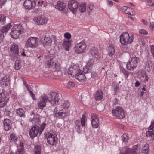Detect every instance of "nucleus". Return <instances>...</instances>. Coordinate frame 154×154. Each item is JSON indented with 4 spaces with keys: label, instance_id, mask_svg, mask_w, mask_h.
Here are the masks:
<instances>
[{
    "label": "nucleus",
    "instance_id": "9d476101",
    "mask_svg": "<svg viewBox=\"0 0 154 154\" xmlns=\"http://www.w3.org/2000/svg\"><path fill=\"white\" fill-rule=\"evenodd\" d=\"M47 95L45 94L40 97V100L38 102V105L39 108L42 109L46 106V103L48 101Z\"/></svg>",
    "mask_w": 154,
    "mask_h": 154
},
{
    "label": "nucleus",
    "instance_id": "b1692460",
    "mask_svg": "<svg viewBox=\"0 0 154 154\" xmlns=\"http://www.w3.org/2000/svg\"><path fill=\"white\" fill-rule=\"evenodd\" d=\"M65 4L60 1H58L57 2V5L55 6V8L56 9L61 11H63L65 8Z\"/></svg>",
    "mask_w": 154,
    "mask_h": 154
},
{
    "label": "nucleus",
    "instance_id": "6e6d98bb",
    "mask_svg": "<svg viewBox=\"0 0 154 154\" xmlns=\"http://www.w3.org/2000/svg\"><path fill=\"white\" fill-rule=\"evenodd\" d=\"M138 147V145L134 146L132 149H131V151H135L136 152V153H137V152H138V151L139 150H137Z\"/></svg>",
    "mask_w": 154,
    "mask_h": 154
},
{
    "label": "nucleus",
    "instance_id": "aec40b11",
    "mask_svg": "<svg viewBox=\"0 0 154 154\" xmlns=\"http://www.w3.org/2000/svg\"><path fill=\"white\" fill-rule=\"evenodd\" d=\"M144 68L147 71L150 72L152 71L153 66L151 62L149 60H148L144 62Z\"/></svg>",
    "mask_w": 154,
    "mask_h": 154
},
{
    "label": "nucleus",
    "instance_id": "13d9d810",
    "mask_svg": "<svg viewBox=\"0 0 154 154\" xmlns=\"http://www.w3.org/2000/svg\"><path fill=\"white\" fill-rule=\"evenodd\" d=\"M139 33L140 34H143L144 35H147L148 34L147 32L143 29H142L140 30Z\"/></svg>",
    "mask_w": 154,
    "mask_h": 154
},
{
    "label": "nucleus",
    "instance_id": "c756f323",
    "mask_svg": "<svg viewBox=\"0 0 154 154\" xmlns=\"http://www.w3.org/2000/svg\"><path fill=\"white\" fill-rule=\"evenodd\" d=\"M63 47L66 50L68 51L69 49L70 45V41H65L63 43Z\"/></svg>",
    "mask_w": 154,
    "mask_h": 154
},
{
    "label": "nucleus",
    "instance_id": "de8ad7c7",
    "mask_svg": "<svg viewBox=\"0 0 154 154\" xmlns=\"http://www.w3.org/2000/svg\"><path fill=\"white\" fill-rule=\"evenodd\" d=\"M54 61L52 60H49L46 61V63L47 66L48 67H52V64L54 63Z\"/></svg>",
    "mask_w": 154,
    "mask_h": 154
},
{
    "label": "nucleus",
    "instance_id": "58836bf2",
    "mask_svg": "<svg viewBox=\"0 0 154 154\" xmlns=\"http://www.w3.org/2000/svg\"><path fill=\"white\" fill-rule=\"evenodd\" d=\"M149 148V145L147 143L145 144L142 148V151L145 153H147Z\"/></svg>",
    "mask_w": 154,
    "mask_h": 154
},
{
    "label": "nucleus",
    "instance_id": "e433bc0d",
    "mask_svg": "<svg viewBox=\"0 0 154 154\" xmlns=\"http://www.w3.org/2000/svg\"><path fill=\"white\" fill-rule=\"evenodd\" d=\"M20 61L19 60H17L15 62V69L16 70H18L21 67Z\"/></svg>",
    "mask_w": 154,
    "mask_h": 154
},
{
    "label": "nucleus",
    "instance_id": "6e6552de",
    "mask_svg": "<svg viewBox=\"0 0 154 154\" xmlns=\"http://www.w3.org/2000/svg\"><path fill=\"white\" fill-rule=\"evenodd\" d=\"M86 48V45L85 42L82 41L77 44L75 45L74 50L76 53L81 54L84 53L85 51Z\"/></svg>",
    "mask_w": 154,
    "mask_h": 154
},
{
    "label": "nucleus",
    "instance_id": "a878e982",
    "mask_svg": "<svg viewBox=\"0 0 154 154\" xmlns=\"http://www.w3.org/2000/svg\"><path fill=\"white\" fill-rule=\"evenodd\" d=\"M30 121L32 123L34 124H39L40 122L38 115H35L33 118H31L30 119Z\"/></svg>",
    "mask_w": 154,
    "mask_h": 154
},
{
    "label": "nucleus",
    "instance_id": "774afa93",
    "mask_svg": "<svg viewBox=\"0 0 154 154\" xmlns=\"http://www.w3.org/2000/svg\"><path fill=\"white\" fill-rule=\"evenodd\" d=\"M140 83H139L138 81H137L135 83V86L137 87L140 85Z\"/></svg>",
    "mask_w": 154,
    "mask_h": 154
},
{
    "label": "nucleus",
    "instance_id": "c85d7f7f",
    "mask_svg": "<svg viewBox=\"0 0 154 154\" xmlns=\"http://www.w3.org/2000/svg\"><path fill=\"white\" fill-rule=\"evenodd\" d=\"M16 113L17 116L20 117H25V112L22 109H17L16 110Z\"/></svg>",
    "mask_w": 154,
    "mask_h": 154
},
{
    "label": "nucleus",
    "instance_id": "8fccbe9b",
    "mask_svg": "<svg viewBox=\"0 0 154 154\" xmlns=\"http://www.w3.org/2000/svg\"><path fill=\"white\" fill-rule=\"evenodd\" d=\"M89 75H88V78H90L91 77L92 78H94L96 77L97 76V74L96 73L94 72H90L89 73Z\"/></svg>",
    "mask_w": 154,
    "mask_h": 154
},
{
    "label": "nucleus",
    "instance_id": "0eeeda50",
    "mask_svg": "<svg viewBox=\"0 0 154 154\" xmlns=\"http://www.w3.org/2000/svg\"><path fill=\"white\" fill-rule=\"evenodd\" d=\"M38 42L36 38L30 37L27 39L25 46L27 48L30 47L32 48H35L38 46Z\"/></svg>",
    "mask_w": 154,
    "mask_h": 154
},
{
    "label": "nucleus",
    "instance_id": "6ab92c4d",
    "mask_svg": "<svg viewBox=\"0 0 154 154\" xmlns=\"http://www.w3.org/2000/svg\"><path fill=\"white\" fill-rule=\"evenodd\" d=\"M10 84V79L8 75H6L1 79V84L2 87H6Z\"/></svg>",
    "mask_w": 154,
    "mask_h": 154
},
{
    "label": "nucleus",
    "instance_id": "f257e3e1",
    "mask_svg": "<svg viewBox=\"0 0 154 154\" xmlns=\"http://www.w3.org/2000/svg\"><path fill=\"white\" fill-rule=\"evenodd\" d=\"M46 126V124L43 123L41 125L40 128L38 126L33 127L29 131V134L31 137L33 138L36 136L38 133L40 134L43 131Z\"/></svg>",
    "mask_w": 154,
    "mask_h": 154
},
{
    "label": "nucleus",
    "instance_id": "864d4df0",
    "mask_svg": "<svg viewBox=\"0 0 154 154\" xmlns=\"http://www.w3.org/2000/svg\"><path fill=\"white\" fill-rule=\"evenodd\" d=\"M83 74V73L82 71L80 69H79L78 67H77V71H76L75 73V74L74 76L75 77L76 76L78 75H81L82 74Z\"/></svg>",
    "mask_w": 154,
    "mask_h": 154
},
{
    "label": "nucleus",
    "instance_id": "c03bdc74",
    "mask_svg": "<svg viewBox=\"0 0 154 154\" xmlns=\"http://www.w3.org/2000/svg\"><path fill=\"white\" fill-rule=\"evenodd\" d=\"M122 138L123 142L126 143L128 140L129 138L127 134H124L122 136Z\"/></svg>",
    "mask_w": 154,
    "mask_h": 154
},
{
    "label": "nucleus",
    "instance_id": "0e129e2a",
    "mask_svg": "<svg viewBox=\"0 0 154 154\" xmlns=\"http://www.w3.org/2000/svg\"><path fill=\"white\" fill-rule=\"evenodd\" d=\"M128 8L126 6H123L122 7V10L125 13Z\"/></svg>",
    "mask_w": 154,
    "mask_h": 154
},
{
    "label": "nucleus",
    "instance_id": "a211bd4d",
    "mask_svg": "<svg viewBox=\"0 0 154 154\" xmlns=\"http://www.w3.org/2000/svg\"><path fill=\"white\" fill-rule=\"evenodd\" d=\"M76 71H77V66L75 65H74L68 69L67 72L69 77L74 76L75 74Z\"/></svg>",
    "mask_w": 154,
    "mask_h": 154
},
{
    "label": "nucleus",
    "instance_id": "423d86ee",
    "mask_svg": "<svg viewBox=\"0 0 154 154\" xmlns=\"http://www.w3.org/2000/svg\"><path fill=\"white\" fill-rule=\"evenodd\" d=\"M112 112L113 115L119 119H122L125 117V111L120 106H118L116 108H114L112 110Z\"/></svg>",
    "mask_w": 154,
    "mask_h": 154
},
{
    "label": "nucleus",
    "instance_id": "f03ea898",
    "mask_svg": "<svg viewBox=\"0 0 154 154\" xmlns=\"http://www.w3.org/2000/svg\"><path fill=\"white\" fill-rule=\"evenodd\" d=\"M139 58L136 57H132L126 65L127 70L132 71L136 69L138 64Z\"/></svg>",
    "mask_w": 154,
    "mask_h": 154
},
{
    "label": "nucleus",
    "instance_id": "9b49d317",
    "mask_svg": "<svg viewBox=\"0 0 154 154\" xmlns=\"http://www.w3.org/2000/svg\"><path fill=\"white\" fill-rule=\"evenodd\" d=\"M47 138L48 143V144L53 145L56 143L57 140V135L54 133H48L46 136Z\"/></svg>",
    "mask_w": 154,
    "mask_h": 154
},
{
    "label": "nucleus",
    "instance_id": "cd10ccee",
    "mask_svg": "<svg viewBox=\"0 0 154 154\" xmlns=\"http://www.w3.org/2000/svg\"><path fill=\"white\" fill-rule=\"evenodd\" d=\"M24 146L23 144L20 143V145L18 147V150L16 152V154H24Z\"/></svg>",
    "mask_w": 154,
    "mask_h": 154
},
{
    "label": "nucleus",
    "instance_id": "ea45409f",
    "mask_svg": "<svg viewBox=\"0 0 154 154\" xmlns=\"http://www.w3.org/2000/svg\"><path fill=\"white\" fill-rule=\"evenodd\" d=\"M154 130L152 131H149L146 132V136L149 137H154Z\"/></svg>",
    "mask_w": 154,
    "mask_h": 154
},
{
    "label": "nucleus",
    "instance_id": "7c9ffc66",
    "mask_svg": "<svg viewBox=\"0 0 154 154\" xmlns=\"http://www.w3.org/2000/svg\"><path fill=\"white\" fill-rule=\"evenodd\" d=\"M52 42V41L50 37L46 36L45 37L43 43L45 45H50Z\"/></svg>",
    "mask_w": 154,
    "mask_h": 154
},
{
    "label": "nucleus",
    "instance_id": "7ed1b4c3",
    "mask_svg": "<svg viewBox=\"0 0 154 154\" xmlns=\"http://www.w3.org/2000/svg\"><path fill=\"white\" fill-rule=\"evenodd\" d=\"M48 101L52 105L57 104L59 100L58 94L55 92H51L47 94Z\"/></svg>",
    "mask_w": 154,
    "mask_h": 154
},
{
    "label": "nucleus",
    "instance_id": "473e14b6",
    "mask_svg": "<svg viewBox=\"0 0 154 154\" xmlns=\"http://www.w3.org/2000/svg\"><path fill=\"white\" fill-rule=\"evenodd\" d=\"M86 5L85 3H82L79 5V9L81 13H84L85 12Z\"/></svg>",
    "mask_w": 154,
    "mask_h": 154
},
{
    "label": "nucleus",
    "instance_id": "2eb2a0df",
    "mask_svg": "<svg viewBox=\"0 0 154 154\" xmlns=\"http://www.w3.org/2000/svg\"><path fill=\"white\" fill-rule=\"evenodd\" d=\"M90 53L91 56L96 60L99 59L101 56L99 53L98 49L95 47H92L90 50Z\"/></svg>",
    "mask_w": 154,
    "mask_h": 154
},
{
    "label": "nucleus",
    "instance_id": "69168bd1",
    "mask_svg": "<svg viewBox=\"0 0 154 154\" xmlns=\"http://www.w3.org/2000/svg\"><path fill=\"white\" fill-rule=\"evenodd\" d=\"M148 5L149 6H154V0L153 2L152 1Z\"/></svg>",
    "mask_w": 154,
    "mask_h": 154
},
{
    "label": "nucleus",
    "instance_id": "338daca9",
    "mask_svg": "<svg viewBox=\"0 0 154 154\" xmlns=\"http://www.w3.org/2000/svg\"><path fill=\"white\" fill-rule=\"evenodd\" d=\"M118 103V100L117 99H114L113 101V104L116 105Z\"/></svg>",
    "mask_w": 154,
    "mask_h": 154
},
{
    "label": "nucleus",
    "instance_id": "5701e85b",
    "mask_svg": "<svg viewBox=\"0 0 154 154\" xmlns=\"http://www.w3.org/2000/svg\"><path fill=\"white\" fill-rule=\"evenodd\" d=\"M4 129L6 131L9 130L11 127V122L8 119H5L3 122Z\"/></svg>",
    "mask_w": 154,
    "mask_h": 154
},
{
    "label": "nucleus",
    "instance_id": "79ce46f5",
    "mask_svg": "<svg viewBox=\"0 0 154 154\" xmlns=\"http://www.w3.org/2000/svg\"><path fill=\"white\" fill-rule=\"evenodd\" d=\"M94 64V60L91 59L89 60L88 61L87 63L86 66L87 67H89L90 68H91V67Z\"/></svg>",
    "mask_w": 154,
    "mask_h": 154
},
{
    "label": "nucleus",
    "instance_id": "5fc2aeb1",
    "mask_svg": "<svg viewBox=\"0 0 154 154\" xmlns=\"http://www.w3.org/2000/svg\"><path fill=\"white\" fill-rule=\"evenodd\" d=\"M3 99H1V100H1V103H2L3 102V101L4 102L3 103V105L2 106L1 104V107H2L3 106H4L5 105H6L7 102L8 101V98H7L6 99H5V101H4L3 100Z\"/></svg>",
    "mask_w": 154,
    "mask_h": 154
},
{
    "label": "nucleus",
    "instance_id": "412c9836",
    "mask_svg": "<svg viewBox=\"0 0 154 154\" xmlns=\"http://www.w3.org/2000/svg\"><path fill=\"white\" fill-rule=\"evenodd\" d=\"M10 50L12 53L17 55L19 53L18 45L17 44H13L10 46Z\"/></svg>",
    "mask_w": 154,
    "mask_h": 154
},
{
    "label": "nucleus",
    "instance_id": "1a4fd4ad",
    "mask_svg": "<svg viewBox=\"0 0 154 154\" xmlns=\"http://www.w3.org/2000/svg\"><path fill=\"white\" fill-rule=\"evenodd\" d=\"M69 106L70 104L69 102L67 101H65L62 106L63 107V109L61 110H60L59 112L58 111H57V108H56L54 110V112H56V113H55V114L58 113L59 115L63 117L65 116V113L66 112L65 109H68L69 107Z\"/></svg>",
    "mask_w": 154,
    "mask_h": 154
},
{
    "label": "nucleus",
    "instance_id": "c9c22d12",
    "mask_svg": "<svg viewBox=\"0 0 154 154\" xmlns=\"http://www.w3.org/2000/svg\"><path fill=\"white\" fill-rule=\"evenodd\" d=\"M91 68L89 67H87L86 66V67L83 68V72L84 73L86 74V75H88L87 76L88 77V75H89V73L91 71Z\"/></svg>",
    "mask_w": 154,
    "mask_h": 154
},
{
    "label": "nucleus",
    "instance_id": "72a5a7b5",
    "mask_svg": "<svg viewBox=\"0 0 154 154\" xmlns=\"http://www.w3.org/2000/svg\"><path fill=\"white\" fill-rule=\"evenodd\" d=\"M11 27V25L10 23H8L6 26H5L2 28V31L3 33H5L7 32Z\"/></svg>",
    "mask_w": 154,
    "mask_h": 154
},
{
    "label": "nucleus",
    "instance_id": "f704fd0d",
    "mask_svg": "<svg viewBox=\"0 0 154 154\" xmlns=\"http://www.w3.org/2000/svg\"><path fill=\"white\" fill-rule=\"evenodd\" d=\"M75 128L77 132L78 133H80L81 132L80 129V122L79 120H77L75 122Z\"/></svg>",
    "mask_w": 154,
    "mask_h": 154
},
{
    "label": "nucleus",
    "instance_id": "e2e57ef3",
    "mask_svg": "<svg viewBox=\"0 0 154 154\" xmlns=\"http://www.w3.org/2000/svg\"><path fill=\"white\" fill-rule=\"evenodd\" d=\"M150 27L152 30H153L154 28V21L150 22Z\"/></svg>",
    "mask_w": 154,
    "mask_h": 154
},
{
    "label": "nucleus",
    "instance_id": "393cba45",
    "mask_svg": "<svg viewBox=\"0 0 154 154\" xmlns=\"http://www.w3.org/2000/svg\"><path fill=\"white\" fill-rule=\"evenodd\" d=\"M103 93L101 90H98L94 95L95 99L96 100H101L103 97Z\"/></svg>",
    "mask_w": 154,
    "mask_h": 154
},
{
    "label": "nucleus",
    "instance_id": "2f4dec72",
    "mask_svg": "<svg viewBox=\"0 0 154 154\" xmlns=\"http://www.w3.org/2000/svg\"><path fill=\"white\" fill-rule=\"evenodd\" d=\"M52 67L54 68L57 71H59L60 69V66L59 63L56 61H54L53 64H52Z\"/></svg>",
    "mask_w": 154,
    "mask_h": 154
},
{
    "label": "nucleus",
    "instance_id": "dca6fc26",
    "mask_svg": "<svg viewBox=\"0 0 154 154\" xmlns=\"http://www.w3.org/2000/svg\"><path fill=\"white\" fill-rule=\"evenodd\" d=\"M138 76L142 82L146 83L148 80V76L146 74V72L144 70H142L139 72Z\"/></svg>",
    "mask_w": 154,
    "mask_h": 154
},
{
    "label": "nucleus",
    "instance_id": "bb28decb",
    "mask_svg": "<svg viewBox=\"0 0 154 154\" xmlns=\"http://www.w3.org/2000/svg\"><path fill=\"white\" fill-rule=\"evenodd\" d=\"M88 76L87 75H85L83 73L80 75L76 76L75 78L79 81L84 82L86 80V77H87Z\"/></svg>",
    "mask_w": 154,
    "mask_h": 154
},
{
    "label": "nucleus",
    "instance_id": "f3484780",
    "mask_svg": "<svg viewBox=\"0 0 154 154\" xmlns=\"http://www.w3.org/2000/svg\"><path fill=\"white\" fill-rule=\"evenodd\" d=\"M91 119L92 127L94 128H97L99 124V120L97 115L95 114H93L91 116Z\"/></svg>",
    "mask_w": 154,
    "mask_h": 154
},
{
    "label": "nucleus",
    "instance_id": "39448f33",
    "mask_svg": "<svg viewBox=\"0 0 154 154\" xmlns=\"http://www.w3.org/2000/svg\"><path fill=\"white\" fill-rule=\"evenodd\" d=\"M22 26L20 25H14L12 29L11 34L12 37L14 39H17L22 30Z\"/></svg>",
    "mask_w": 154,
    "mask_h": 154
},
{
    "label": "nucleus",
    "instance_id": "bf43d9fd",
    "mask_svg": "<svg viewBox=\"0 0 154 154\" xmlns=\"http://www.w3.org/2000/svg\"><path fill=\"white\" fill-rule=\"evenodd\" d=\"M150 130H154V120L152 121L151 125L149 128Z\"/></svg>",
    "mask_w": 154,
    "mask_h": 154
},
{
    "label": "nucleus",
    "instance_id": "09e8293b",
    "mask_svg": "<svg viewBox=\"0 0 154 154\" xmlns=\"http://www.w3.org/2000/svg\"><path fill=\"white\" fill-rule=\"evenodd\" d=\"M85 116L83 115L82 117L81 118V125L82 127L84 126L85 124Z\"/></svg>",
    "mask_w": 154,
    "mask_h": 154
},
{
    "label": "nucleus",
    "instance_id": "680f3d73",
    "mask_svg": "<svg viewBox=\"0 0 154 154\" xmlns=\"http://www.w3.org/2000/svg\"><path fill=\"white\" fill-rule=\"evenodd\" d=\"M30 94V96L32 97V98L34 100H36V99L35 98V94L31 91L29 92Z\"/></svg>",
    "mask_w": 154,
    "mask_h": 154
},
{
    "label": "nucleus",
    "instance_id": "4468645a",
    "mask_svg": "<svg viewBox=\"0 0 154 154\" xmlns=\"http://www.w3.org/2000/svg\"><path fill=\"white\" fill-rule=\"evenodd\" d=\"M36 3L35 0H26L23 5L26 9L29 10L33 8L35 6Z\"/></svg>",
    "mask_w": 154,
    "mask_h": 154
},
{
    "label": "nucleus",
    "instance_id": "49530a36",
    "mask_svg": "<svg viewBox=\"0 0 154 154\" xmlns=\"http://www.w3.org/2000/svg\"><path fill=\"white\" fill-rule=\"evenodd\" d=\"M41 148L38 146H36L35 147V154H41Z\"/></svg>",
    "mask_w": 154,
    "mask_h": 154
},
{
    "label": "nucleus",
    "instance_id": "20e7f679",
    "mask_svg": "<svg viewBox=\"0 0 154 154\" xmlns=\"http://www.w3.org/2000/svg\"><path fill=\"white\" fill-rule=\"evenodd\" d=\"M133 37L132 36L130 37L128 33L126 32L121 35L120 40L121 44L124 45L131 43L133 41Z\"/></svg>",
    "mask_w": 154,
    "mask_h": 154
},
{
    "label": "nucleus",
    "instance_id": "603ef678",
    "mask_svg": "<svg viewBox=\"0 0 154 154\" xmlns=\"http://www.w3.org/2000/svg\"><path fill=\"white\" fill-rule=\"evenodd\" d=\"M64 37L69 40L71 38V35L70 33L68 32H66L64 34Z\"/></svg>",
    "mask_w": 154,
    "mask_h": 154
},
{
    "label": "nucleus",
    "instance_id": "a18cd8bd",
    "mask_svg": "<svg viewBox=\"0 0 154 154\" xmlns=\"http://www.w3.org/2000/svg\"><path fill=\"white\" fill-rule=\"evenodd\" d=\"M6 16L3 15H1V24H4L5 23Z\"/></svg>",
    "mask_w": 154,
    "mask_h": 154
},
{
    "label": "nucleus",
    "instance_id": "4c0bfd02",
    "mask_svg": "<svg viewBox=\"0 0 154 154\" xmlns=\"http://www.w3.org/2000/svg\"><path fill=\"white\" fill-rule=\"evenodd\" d=\"M108 54L110 56H112L114 54L115 50L114 47L113 45L109 47L108 49Z\"/></svg>",
    "mask_w": 154,
    "mask_h": 154
},
{
    "label": "nucleus",
    "instance_id": "3c124183",
    "mask_svg": "<svg viewBox=\"0 0 154 154\" xmlns=\"http://www.w3.org/2000/svg\"><path fill=\"white\" fill-rule=\"evenodd\" d=\"M122 73L124 74L125 77L126 78L128 77L129 73L128 71L124 69H123L122 70Z\"/></svg>",
    "mask_w": 154,
    "mask_h": 154
},
{
    "label": "nucleus",
    "instance_id": "37998d69",
    "mask_svg": "<svg viewBox=\"0 0 154 154\" xmlns=\"http://www.w3.org/2000/svg\"><path fill=\"white\" fill-rule=\"evenodd\" d=\"M10 140L11 142L15 143L17 140V137L14 134H11L10 136Z\"/></svg>",
    "mask_w": 154,
    "mask_h": 154
},
{
    "label": "nucleus",
    "instance_id": "ddd939ff",
    "mask_svg": "<svg viewBox=\"0 0 154 154\" xmlns=\"http://www.w3.org/2000/svg\"><path fill=\"white\" fill-rule=\"evenodd\" d=\"M33 21L37 25H43L47 23V20L44 16L42 15L41 16L35 17Z\"/></svg>",
    "mask_w": 154,
    "mask_h": 154
},
{
    "label": "nucleus",
    "instance_id": "052dcab7",
    "mask_svg": "<svg viewBox=\"0 0 154 154\" xmlns=\"http://www.w3.org/2000/svg\"><path fill=\"white\" fill-rule=\"evenodd\" d=\"M150 47L151 52L153 56L154 57V45H150Z\"/></svg>",
    "mask_w": 154,
    "mask_h": 154
},
{
    "label": "nucleus",
    "instance_id": "a19ab883",
    "mask_svg": "<svg viewBox=\"0 0 154 154\" xmlns=\"http://www.w3.org/2000/svg\"><path fill=\"white\" fill-rule=\"evenodd\" d=\"M133 11L134 9L130 8H128L125 12V13L130 15H133L134 14Z\"/></svg>",
    "mask_w": 154,
    "mask_h": 154
},
{
    "label": "nucleus",
    "instance_id": "4be33fe9",
    "mask_svg": "<svg viewBox=\"0 0 154 154\" xmlns=\"http://www.w3.org/2000/svg\"><path fill=\"white\" fill-rule=\"evenodd\" d=\"M120 154H137L135 151H131L130 148L124 147L121 150Z\"/></svg>",
    "mask_w": 154,
    "mask_h": 154
},
{
    "label": "nucleus",
    "instance_id": "f8f14e48",
    "mask_svg": "<svg viewBox=\"0 0 154 154\" xmlns=\"http://www.w3.org/2000/svg\"><path fill=\"white\" fill-rule=\"evenodd\" d=\"M78 3L75 0H70L68 2L69 9L73 13H75L78 9Z\"/></svg>",
    "mask_w": 154,
    "mask_h": 154
},
{
    "label": "nucleus",
    "instance_id": "4d7b16f0",
    "mask_svg": "<svg viewBox=\"0 0 154 154\" xmlns=\"http://www.w3.org/2000/svg\"><path fill=\"white\" fill-rule=\"evenodd\" d=\"M68 86L70 87H73L75 86V84L73 82L69 81L68 83Z\"/></svg>",
    "mask_w": 154,
    "mask_h": 154
}]
</instances>
